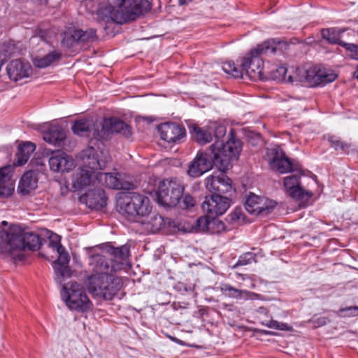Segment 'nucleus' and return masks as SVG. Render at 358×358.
<instances>
[{
  "label": "nucleus",
  "mask_w": 358,
  "mask_h": 358,
  "mask_svg": "<svg viewBox=\"0 0 358 358\" xmlns=\"http://www.w3.org/2000/svg\"><path fill=\"white\" fill-rule=\"evenodd\" d=\"M96 15L99 22L103 21L107 24L120 20V16L108 4L105 7L100 8L97 10Z\"/></svg>",
  "instance_id": "nucleus-31"
},
{
  "label": "nucleus",
  "mask_w": 358,
  "mask_h": 358,
  "mask_svg": "<svg viewBox=\"0 0 358 358\" xmlns=\"http://www.w3.org/2000/svg\"><path fill=\"white\" fill-rule=\"evenodd\" d=\"M343 32L344 30L336 28L324 29L322 30V36L330 43L338 44L342 46V44L345 43L341 40V34Z\"/></svg>",
  "instance_id": "nucleus-32"
},
{
  "label": "nucleus",
  "mask_w": 358,
  "mask_h": 358,
  "mask_svg": "<svg viewBox=\"0 0 358 358\" xmlns=\"http://www.w3.org/2000/svg\"><path fill=\"white\" fill-rule=\"evenodd\" d=\"M329 141L331 143V145L334 148L335 150H345L346 149L350 148V144L348 143L342 141L339 138L336 136H329Z\"/></svg>",
  "instance_id": "nucleus-39"
},
{
  "label": "nucleus",
  "mask_w": 358,
  "mask_h": 358,
  "mask_svg": "<svg viewBox=\"0 0 358 358\" xmlns=\"http://www.w3.org/2000/svg\"><path fill=\"white\" fill-rule=\"evenodd\" d=\"M276 204L273 200L250 193L246 197L245 208L251 214L264 217L273 211Z\"/></svg>",
  "instance_id": "nucleus-12"
},
{
  "label": "nucleus",
  "mask_w": 358,
  "mask_h": 358,
  "mask_svg": "<svg viewBox=\"0 0 358 358\" xmlns=\"http://www.w3.org/2000/svg\"><path fill=\"white\" fill-rule=\"evenodd\" d=\"M241 151V143L236 138L234 131L231 129L225 144L217 142L204 152H199L189 164L187 173L197 178L210 171L215 165L222 172L231 166V162L236 160Z\"/></svg>",
  "instance_id": "nucleus-1"
},
{
  "label": "nucleus",
  "mask_w": 358,
  "mask_h": 358,
  "mask_svg": "<svg viewBox=\"0 0 358 358\" xmlns=\"http://www.w3.org/2000/svg\"><path fill=\"white\" fill-rule=\"evenodd\" d=\"M195 205L194 199L189 195L185 194L182 197V201L180 204V207L183 208H189L193 207Z\"/></svg>",
  "instance_id": "nucleus-44"
},
{
  "label": "nucleus",
  "mask_w": 358,
  "mask_h": 358,
  "mask_svg": "<svg viewBox=\"0 0 358 358\" xmlns=\"http://www.w3.org/2000/svg\"><path fill=\"white\" fill-rule=\"evenodd\" d=\"M48 241H51V242H60L61 241V236H59V235H57L56 234H53L52 233L49 236Z\"/></svg>",
  "instance_id": "nucleus-48"
},
{
  "label": "nucleus",
  "mask_w": 358,
  "mask_h": 358,
  "mask_svg": "<svg viewBox=\"0 0 358 358\" xmlns=\"http://www.w3.org/2000/svg\"><path fill=\"white\" fill-rule=\"evenodd\" d=\"M118 176L120 175L117 173L99 172L96 174L97 179L101 182L103 181V183L109 188L125 190L131 189V183L122 180Z\"/></svg>",
  "instance_id": "nucleus-23"
},
{
  "label": "nucleus",
  "mask_w": 358,
  "mask_h": 358,
  "mask_svg": "<svg viewBox=\"0 0 358 358\" xmlns=\"http://www.w3.org/2000/svg\"><path fill=\"white\" fill-rule=\"evenodd\" d=\"M226 230L225 224L217 220H211V229L213 233H221Z\"/></svg>",
  "instance_id": "nucleus-42"
},
{
  "label": "nucleus",
  "mask_w": 358,
  "mask_h": 358,
  "mask_svg": "<svg viewBox=\"0 0 358 358\" xmlns=\"http://www.w3.org/2000/svg\"><path fill=\"white\" fill-rule=\"evenodd\" d=\"M58 258L53 263V268L55 273L56 281L61 284L64 278H69L71 275V271L69 266L70 257L66 249L64 248L63 251H58Z\"/></svg>",
  "instance_id": "nucleus-20"
},
{
  "label": "nucleus",
  "mask_w": 358,
  "mask_h": 358,
  "mask_svg": "<svg viewBox=\"0 0 358 358\" xmlns=\"http://www.w3.org/2000/svg\"><path fill=\"white\" fill-rule=\"evenodd\" d=\"M113 133H120L127 138L130 137L132 134L131 127L124 122L115 118H110L105 120L103 123H99V125L94 129V136L97 141L101 143Z\"/></svg>",
  "instance_id": "nucleus-11"
},
{
  "label": "nucleus",
  "mask_w": 358,
  "mask_h": 358,
  "mask_svg": "<svg viewBox=\"0 0 358 358\" xmlns=\"http://www.w3.org/2000/svg\"><path fill=\"white\" fill-rule=\"evenodd\" d=\"M270 166L280 173L298 171L301 169V166L288 158L284 153H279L275 151L274 157L270 162Z\"/></svg>",
  "instance_id": "nucleus-22"
},
{
  "label": "nucleus",
  "mask_w": 358,
  "mask_h": 358,
  "mask_svg": "<svg viewBox=\"0 0 358 358\" xmlns=\"http://www.w3.org/2000/svg\"><path fill=\"white\" fill-rule=\"evenodd\" d=\"M223 71L233 78H238L243 76V69L237 66L233 61H227L222 66Z\"/></svg>",
  "instance_id": "nucleus-35"
},
{
  "label": "nucleus",
  "mask_w": 358,
  "mask_h": 358,
  "mask_svg": "<svg viewBox=\"0 0 358 358\" xmlns=\"http://www.w3.org/2000/svg\"><path fill=\"white\" fill-rule=\"evenodd\" d=\"M97 125H99V123H94L92 120L80 119L76 120L73 123L71 129L73 132L78 136H92L93 138H94V131L95 127H96ZM94 140L97 141L95 138H92L90 141V143L92 144Z\"/></svg>",
  "instance_id": "nucleus-24"
},
{
  "label": "nucleus",
  "mask_w": 358,
  "mask_h": 358,
  "mask_svg": "<svg viewBox=\"0 0 358 358\" xmlns=\"http://www.w3.org/2000/svg\"><path fill=\"white\" fill-rule=\"evenodd\" d=\"M336 74L315 66H303L296 69L294 76H289V82H299L303 86L314 87L333 82Z\"/></svg>",
  "instance_id": "nucleus-7"
},
{
  "label": "nucleus",
  "mask_w": 358,
  "mask_h": 358,
  "mask_svg": "<svg viewBox=\"0 0 358 358\" xmlns=\"http://www.w3.org/2000/svg\"><path fill=\"white\" fill-rule=\"evenodd\" d=\"M41 245V238L32 232L24 231L17 224L2 221L0 226V255L15 262L24 259V250H36Z\"/></svg>",
  "instance_id": "nucleus-3"
},
{
  "label": "nucleus",
  "mask_w": 358,
  "mask_h": 358,
  "mask_svg": "<svg viewBox=\"0 0 358 358\" xmlns=\"http://www.w3.org/2000/svg\"><path fill=\"white\" fill-rule=\"evenodd\" d=\"M210 129L212 133H213L214 137L217 139V141L220 143L224 144L222 141H220L219 139L224 137L227 133V128L224 125L219 124L216 122H213L210 125Z\"/></svg>",
  "instance_id": "nucleus-36"
},
{
  "label": "nucleus",
  "mask_w": 358,
  "mask_h": 358,
  "mask_svg": "<svg viewBox=\"0 0 358 358\" xmlns=\"http://www.w3.org/2000/svg\"><path fill=\"white\" fill-rule=\"evenodd\" d=\"M255 257L256 255L255 253L250 252H245L239 257L238 262L234 267L236 268L239 266H245L252 263V262H256Z\"/></svg>",
  "instance_id": "nucleus-38"
},
{
  "label": "nucleus",
  "mask_w": 358,
  "mask_h": 358,
  "mask_svg": "<svg viewBox=\"0 0 358 358\" xmlns=\"http://www.w3.org/2000/svg\"><path fill=\"white\" fill-rule=\"evenodd\" d=\"M313 322L316 324L318 327L325 325L327 322V318L324 317H320L317 320H314Z\"/></svg>",
  "instance_id": "nucleus-47"
},
{
  "label": "nucleus",
  "mask_w": 358,
  "mask_h": 358,
  "mask_svg": "<svg viewBox=\"0 0 358 358\" xmlns=\"http://www.w3.org/2000/svg\"><path fill=\"white\" fill-rule=\"evenodd\" d=\"M277 73L279 74V79L286 80L287 68L284 66H280L276 69Z\"/></svg>",
  "instance_id": "nucleus-45"
},
{
  "label": "nucleus",
  "mask_w": 358,
  "mask_h": 358,
  "mask_svg": "<svg viewBox=\"0 0 358 358\" xmlns=\"http://www.w3.org/2000/svg\"><path fill=\"white\" fill-rule=\"evenodd\" d=\"M160 138L168 143H176L185 136V129L176 123L166 122L158 127Z\"/></svg>",
  "instance_id": "nucleus-18"
},
{
  "label": "nucleus",
  "mask_w": 358,
  "mask_h": 358,
  "mask_svg": "<svg viewBox=\"0 0 358 358\" xmlns=\"http://www.w3.org/2000/svg\"><path fill=\"white\" fill-rule=\"evenodd\" d=\"M107 4L120 16V21L133 20L150 8L148 0H107Z\"/></svg>",
  "instance_id": "nucleus-9"
},
{
  "label": "nucleus",
  "mask_w": 358,
  "mask_h": 358,
  "mask_svg": "<svg viewBox=\"0 0 358 358\" xmlns=\"http://www.w3.org/2000/svg\"><path fill=\"white\" fill-rule=\"evenodd\" d=\"M180 5H184L186 3L187 0H178Z\"/></svg>",
  "instance_id": "nucleus-51"
},
{
  "label": "nucleus",
  "mask_w": 358,
  "mask_h": 358,
  "mask_svg": "<svg viewBox=\"0 0 358 358\" xmlns=\"http://www.w3.org/2000/svg\"><path fill=\"white\" fill-rule=\"evenodd\" d=\"M192 138L199 145H206L213 140L212 132L210 126L201 127L196 124L189 127Z\"/></svg>",
  "instance_id": "nucleus-28"
},
{
  "label": "nucleus",
  "mask_w": 358,
  "mask_h": 358,
  "mask_svg": "<svg viewBox=\"0 0 358 358\" xmlns=\"http://www.w3.org/2000/svg\"><path fill=\"white\" fill-rule=\"evenodd\" d=\"M49 166L54 172H69L74 168V159L66 152L57 150L52 152L49 159Z\"/></svg>",
  "instance_id": "nucleus-15"
},
{
  "label": "nucleus",
  "mask_w": 358,
  "mask_h": 358,
  "mask_svg": "<svg viewBox=\"0 0 358 358\" xmlns=\"http://www.w3.org/2000/svg\"><path fill=\"white\" fill-rule=\"evenodd\" d=\"M105 253H92L90 264L94 273L85 280L89 292L94 297L112 300L122 287V278L115 275L117 270H112V263Z\"/></svg>",
  "instance_id": "nucleus-2"
},
{
  "label": "nucleus",
  "mask_w": 358,
  "mask_h": 358,
  "mask_svg": "<svg viewBox=\"0 0 358 358\" xmlns=\"http://www.w3.org/2000/svg\"><path fill=\"white\" fill-rule=\"evenodd\" d=\"M280 44V42L277 43L272 39L264 41L252 49L243 60V71L252 80L260 78L264 68L263 57L274 54Z\"/></svg>",
  "instance_id": "nucleus-6"
},
{
  "label": "nucleus",
  "mask_w": 358,
  "mask_h": 358,
  "mask_svg": "<svg viewBox=\"0 0 358 358\" xmlns=\"http://www.w3.org/2000/svg\"><path fill=\"white\" fill-rule=\"evenodd\" d=\"M340 312H344V311H354V312H358V307L357 306H350L345 308H341L339 310Z\"/></svg>",
  "instance_id": "nucleus-49"
},
{
  "label": "nucleus",
  "mask_w": 358,
  "mask_h": 358,
  "mask_svg": "<svg viewBox=\"0 0 358 358\" xmlns=\"http://www.w3.org/2000/svg\"><path fill=\"white\" fill-rule=\"evenodd\" d=\"M230 201L227 196L213 194L210 196H206L201 207L209 217L213 218L224 214L229 208Z\"/></svg>",
  "instance_id": "nucleus-14"
},
{
  "label": "nucleus",
  "mask_w": 358,
  "mask_h": 358,
  "mask_svg": "<svg viewBox=\"0 0 358 358\" xmlns=\"http://www.w3.org/2000/svg\"><path fill=\"white\" fill-rule=\"evenodd\" d=\"M43 140L52 145L61 146L66 138V132L60 125H51L43 134Z\"/></svg>",
  "instance_id": "nucleus-26"
},
{
  "label": "nucleus",
  "mask_w": 358,
  "mask_h": 358,
  "mask_svg": "<svg viewBox=\"0 0 358 358\" xmlns=\"http://www.w3.org/2000/svg\"><path fill=\"white\" fill-rule=\"evenodd\" d=\"M348 52V56L351 59L358 60V45L354 43H343L342 44Z\"/></svg>",
  "instance_id": "nucleus-40"
},
{
  "label": "nucleus",
  "mask_w": 358,
  "mask_h": 358,
  "mask_svg": "<svg viewBox=\"0 0 358 358\" xmlns=\"http://www.w3.org/2000/svg\"><path fill=\"white\" fill-rule=\"evenodd\" d=\"M227 220L231 224H240L243 223L244 215L242 212V210L241 208H236L228 215Z\"/></svg>",
  "instance_id": "nucleus-37"
},
{
  "label": "nucleus",
  "mask_w": 358,
  "mask_h": 358,
  "mask_svg": "<svg viewBox=\"0 0 358 358\" xmlns=\"http://www.w3.org/2000/svg\"><path fill=\"white\" fill-rule=\"evenodd\" d=\"M81 202L85 203L86 206L94 210H101L106 206V196L103 189L96 188L89 190L80 197Z\"/></svg>",
  "instance_id": "nucleus-19"
},
{
  "label": "nucleus",
  "mask_w": 358,
  "mask_h": 358,
  "mask_svg": "<svg viewBox=\"0 0 358 358\" xmlns=\"http://www.w3.org/2000/svg\"><path fill=\"white\" fill-rule=\"evenodd\" d=\"M184 191V186L176 178L165 179L159 182L157 190V200L166 206H176L179 203Z\"/></svg>",
  "instance_id": "nucleus-10"
},
{
  "label": "nucleus",
  "mask_w": 358,
  "mask_h": 358,
  "mask_svg": "<svg viewBox=\"0 0 358 358\" xmlns=\"http://www.w3.org/2000/svg\"><path fill=\"white\" fill-rule=\"evenodd\" d=\"M284 186L289 195L298 201H306L313 196L310 191L303 189L300 185V177L292 175L284 178Z\"/></svg>",
  "instance_id": "nucleus-16"
},
{
  "label": "nucleus",
  "mask_w": 358,
  "mask_h": 358,
  "mask_svg": "<svg viewBox=\"0 0 358 358\" xmlns=\"http://www.w3.org/2000/svg\"><path fill=\"white\" fill-rule=\"evenodd\" d=\"M61 296L71 310L85 313L92 306V303L87 296L85 288L76 282H70L64 285Z\"/></svg>",
  "instance_id": "nucleus-8"
},
{
  "label": "nucleus",
  "mask_w": 358,
  "mask_h": 358,
  "mask_svg": "<svg viewBox=\"0 0 358 358\" xmlns=\"http://www.w3.org/2000/svg\"><path fill=\"white\" fill-rule=\"evenodd\" d=\"M208 216L200 217L196 220V227L200 231H206L211 229V221Z\"/></svg>",
  "instance_id": "nucleus-41"
},
{
  "label": "nucleus",
  "mask_w": 358,
  "mask_h": 358,
  "mask_svg": "<svg viewBox=\"0 0 358 358\" xmlns=\"http://www.w3.org/2000/svg\"><path fill=\"white\" fill-rule=\"evenodd\" d=\"M206 188L213 194L220 195L229 194L233 191L231 180L223 173L220 176H210L206 180Z\"/></svg>",
  "instance_id": "nucleus-17"
},
{
  "label": "nucleus",
  "mask_w": 358,
  "mask_h": 358,
  "mask_svg": "<svg viewBox=\"0 0 358 358\" xmlns=\"http://www.w3.org/2000/svg\"><path fill=\"white\" fill-rule=\"evenodd\" d=\"M61 58V53L53 50L50 52L43 57L36 58L34 59V65L38 68H45L50 66L55 61H57Z\"/></svg>",
  "instance_id": "nucleus-34"
},
{
  "label": "nucleus",
  "mask_w": 358,
  "mask_h": 358,
  "mask_svg": "<svg viewBox=\"0 0 358 358\" xmlns=\"http://www.w3.org/2000/svg\"><path fill=\"white\" fill-rule=\"evenodd\" d=\"M48 246L56 250L57 252L58 251H63V248H64L61 245L60 242L48 241Z\"/></svg>",
  "instance_id": "nucleus-46"
},
{
  "label": "nucleus",
  "mask_w": 358,
  "mask_h": 358,
  "mask_svg": "<svg viewBox=\"0 0 358 358\" xmlns=\"http://www.w3.org/2000/svg\"><path fill=\"white\" fill-rule=\"evenodd\" d=\"M6 71L10 79L17 82L24 78L29 77L31 74L32 69L28 62L15 59L9 63Z\"/></svg>",
  "instance_id": "nucleus-21"
},
{
  "label": "nucleus",
  "mask_w": 358,
  "mask_h": 358,
  "mask_svg": "<svg viewBox=\"0 0 358 358\" xmlns=\"http://www.w3.org/2000/svg\"><path fill=\"white\" fill-rule=\"evenodd\" d=\"M38 178L36 172L30 170L25 172L21 177L17 191L23 195L29 194L37 187Z\"/></svg>",
  "instance_id": "nucleus-27"
},
{
  "label": "nucleus",
  "mask_w": 358,
  "mask_h": 358,
  "mask_svg": "<svg viewBox=\"0 0 358 358\" xmlns=\"http://www.w3.org/2000/svg\"><path fill=\"white\" fill-rule=\"evenodd\" d=\"M35 150V144L31 142H26L20 145L15 155V161L14 164L15 166H22L26 164Z\"/></svg>",
  "instance_id": "nucleus-29"
},
{
  "label": "nucleus",
  "mask_w": 358,
  "mask_h": 358,
  "mask_svg": "<svg viewBox=\"0 0 358 358\" xmlns=\"http://www.w3.org/2000/svg\"><path fill=\"white\" fill-rule=\"evenodd\" d=\"M101 251L110 257L112 270L117 271L124 268L129 255V248L127 245L115 247L111 243H106L100 247Z\"/></svg>",
  "instance_id": "nucleus-13"
},
{
  "label": "nucleus",
  "mask_w": 358,
  "mask_h": 358,
  "mask_svg": "<svg viewBox=\"0 0 358 358\" xmlns=\"http://www.w3.org/2000/svg\"><path fill=\"white\" fill-rule=\"evenodd\" d=\"M341 313H347L345 314V315H348V316H355L357 315H358V312H354V311H344V312H341Z\"/></svg>",
  "instance_id": "nucleus-50"
},
{
  "label": "nucleus",
  "mask_w": 358,
  "mask_h": 358,
  "mask_svg": "<svg viewBox=\"0 0 358 358\" xmlns=\"http://www.w3.org/2000/svg\"><path fill=\"white\" fill-rule=\"evenodd\" d=\"M267 327L269 328H273L278 330H289L291 329L287 324L279 322L275 320L269 321L268 324H267Z\"/></svg>",
  "instance_id": "nucleus-43"
},
{
  "label": "nucleus",
  "mask_w": 358,
  "mask_h": 358,
  "mask_svg": "<svg viewBox=\"0 0 358 358\" xmlns=\"http://www.w3.org/2000/svg\"><path fill=\"white\" fill-rule=\"evenodd\" d=\"M71 38L76 43L92 42L96 39V31L90 28L86 30L74 29L71 34Z\"/></svg>",
  "instance_id": "nucleus-30"
},
{
  "label": "nucleus",
  "mask_w": 358,
  "mask_h": 358,
  "mask_svg": "<svg viewBox=\"0 0 358 358\" xmlns=\"http://www.w3.org/2000/svg\"><path fill=\"white\" fill-rule=\"evenodd\" d=\"M10 171V166L0 169V198L8 197L14 192L15 185L11 179Z\"/></svg>",
  "instance_id": "nucleus-25"
},
{
  "label": "nucleus",
  "mask_w": 358,
  "mask_h": 358,
  "mask_svg": "<svg viewBox=\"0 0 358 358\" xmlns=\"http://www.w3.org/2000/svg\"><path fill=\"white\" fill-rule=\"evenodd\" d=\"M218 288L225 296L236 299H241L248 293L245 290L238 289L227 283H220Z\"/></svg>",
  "instance_id": "nucleus-33"
},
{
  "label": "nucleus",
  "mask_w": 358,
  "mask_h": 358,
  "mask_svg": "<svg viewBox=\"0 0 358 358\" xmlns=\"http://www.w3.org/2000/svg\"><path fill=\"white\" fill-rule=\"evenodd\" d=\"M83 167L76 171L72 178L73 187L79 190L91 184L93 173L106 168L110 160L107 152L98 151L90 145L81 153Z\"/></svg>",
  "instance_id": "nucleus-5"
},
{
  "label": "nucleus",
  "mask_w": 358,
  "mask_h": 358,
  "mask_svg": "<svg viewBox=\"0 0 358 358\" xmlns=\"http://www.w3.org/2000/svg\"><path fill=\"white\" fill-rule=\"evenodd\" d=\"M122 213L128 220L139 222L150 233H156L164 225V219L157 213L150 214V200L145 195L132 192L121 206Z\"/></svg>",
  "instance_id": "nucleus-4"
}]
</instances>
